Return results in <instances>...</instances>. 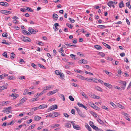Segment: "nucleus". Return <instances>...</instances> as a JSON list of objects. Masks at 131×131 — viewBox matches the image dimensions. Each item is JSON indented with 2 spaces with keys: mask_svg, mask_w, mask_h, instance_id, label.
<instances>
[{
  "mask_svg": "<svg viewBox=\"0 0 131 131\" xmlns=\"http://www.w3.org/2000/svg\"><path fill=\"white\" fill-rule=\"evenodd\" d=\"M59 75L60 76V77L62 79H63L64 77V75L62 73H61Z\"/></svg>",
  "mask_w": 131,
  "mask_h": 131,
  "instance_id": "48",
  "label": "nucleus"
},
{
  "mask_svg": "<svg viewBox=\"0 0 131 131\" xmlns=\"http://www.w3.org/2000/svg\"><path fill=\"white\" fill-rule=\"evenodd\" d=\"M22 32L23 33V34L25 35H29V34H30V33H29V32H28L27 31L24 30H23L22 31Z\"/></svg>",
  "mask_w": 131,
  "mask_h": 131,
  "instance_id": "20",
  "label": "nucleus"
},
{
  "mask_svg": "<svg viewBox=\"0 0 131 131\" xmlns=\"http://www.w3.org/2000/svg\"><path fill=\"white\" fill-rule=\"evenodd\" d=\"M95 89L96 90H97L100 91V92H102L103 90L100 87L98 86H96L95 87Z\"/></svg>",
  "mask_w": 131,
  "mask_h": 131,
  "instance_id": "17",
  "label": "nucleus"
},
{
  "mask_svg": "<svg viewBox=\"0 0 131 131\" xmlns=\"http://www.w3.org/2000/svg\"><path fill=\"white\" fill-rule=\"evenodd\" d=\"M0 88L2 90H4L5 89H6L7 87H6V86L3 85L0 86Z\"/></svg>",
  "mask_w": 131,
  "mask_h": 131,
  "instance_id": "50",
  "label": "nucleus"
},
{
  "mask_svg": "<svg viewBox=\"0 0 131 131\" xmlns=\"http://www.w3.org/2000/svg\"><path fill=\"white\" fill-rule=\"evenodd\" d=\"M14 121H12L11 122L7 124V125H11L12 124H14Z\"/></svg>",
  "mask_w": 131,
  "mask_h": 131,
  "instance_id": "58",
  "label": "nucleus"
},
{
  "mask_svg": "<svg viewBox=\"0 0 131 131\" xmlns=\"http://www.w3.org/2000/svg\"><path fill=\"white\" fill-rule=\"evenodd\" d=\"M91 107H92L95 110H97L99 108V107L95 105L94 104H92Z\"/></svg>",
  "mask_w": 131,
  "mask_h": 131,
  "instance_id": "30",
  "label": "nucleus"
},
{
  "mask_svg": "<svg viewBox=\"0 0 131 131\" xmlns=\"http://www.w3.org/2000/svg\"><path fill=\"white\" fill-rule=\"evenodd\" d=\"M27 100V97H23L20 100L19 103L21 104L25 102Z\"/></svg>",
  "mask_w": 131,
  "mask_h": 131,
  "instance_id": "10",
  "label": "nucleus"
},
{
  "mask_svg": "<svg viewBox=\"0 0 131 131\" xmlns=\"http://www.w3.org/2000/svg\"><path fill=\"white\" fill-rule=\"evenodd\" d=\"M58 91L59 90L58 89H57L53 91L49 92L47 94V95L48 96L51 95L55 93Z\"/></svg>",
  "mask_w": 131,
  "mask_h": 131,
  "instance_id": "6",
  "label": "nucleus"
},
{
  "mask_svg": "<svg viewBox=\"0 0 131 131\" xmlns=\"http://www.w3.org/2000/svg\"><path fill=\"white\" fill-rule=\"evenodd\" d=\"M53 114H54L53 115V117H57L60 115V114L57 112H54Z\"/></svg>",
  "mask_w": 131,
  "mask_h": 131,
  "instance_id": "16",
  "label": "nucleus"
},
{
  "mask_svg": "<svg viewBox=\"0 0 131 131\" xmlns=\"http://www.w3.org/2000/svg\"><path fill=\"white\" fill-rule=\"evenodd\" d=\"M41 117L38 116H36L34 117V119L37 121H38L41 119Z\"/></svg>",
  "mask_w": 131,
  "mask_h": 131,
  "instance_id": "23",
  "label": "nucleus"
},
{
  "mask_svg": "<svg viewBox=\"0 0 131 131\" xmlns=\"http://www.w3.org/2000/svg\"><path fill=\"white\" fill-rule=\"evenodd\" d=\"M40 83V82L39 81H36V82H34L33 83V84L34 85H35L36 84H39Z\"/></svg>",
  "mask_w": 131,
  "mask_h": 131,
  "instance_id": "60",
  "label": "nucleus"
},
{
  "mask_svg": "<svg viewBox=\"0 0 131 131\" xmlns=\"http://www.w3.org/2000/svg\"><path fill=\"white\" fill-rule=\"evenodd\" d=\"M25 8H26V9L28 11L33 12H34V10L31 8L28 7H25Z\"/></svg>",
  "mask_w": 131,
  "mask_h": 131,
  "instance_id": "28",
  "label": "nucleus"
},
{
  "mask_svg": "<svg viewBox=\"0 0 131 131\" xmlns=\"http://www.w3.org/2000/svg\"><path fill=\"white\" fill-rule=\"evenodd\" d=\"M94 47L98 50H100L102 49V47L98 45H95L94 46Z\"/></svg>",
  "mask_w": 131,
  "mask_h": 131,
  "instance_id": "15",
  "label": "nucleus"
},
{
  "mask_svg": "<svg viewBox=\"0 0 131 131\" xmlns=\"http://www.w3.org/2000/svg\"><path fill=\"white\" fill-rule=\"evenodd\" d=\"M66 25L69 28L71 29L73 27V26L71 24L69 23H67Z\"/></svg>",
  "mask_w": 131,
  "mask_h": 131,
  "instance_id": "40",
  "label": "nucleus"
},
{
  "mask_svg": "<svg viewBox=\"0 0 131 131\" xmlns=\"http://www.w3.org/2000/svg\"><path fill=\"white\" fill-rule=\"evenodd\" d=\"M89 125L94 129L96 130L98 129V127L95 126L94 125L93 122L91 121H90L89 123Z\"/></svg>",
  "mask_w": 131,
  "mask_h": 131,
  "instance_id": "8",
  "label": "nucleus"
},
{
  "mask_svg": "<svg viewBox=\"0 0 131 131\" xmlns=\"http://www.w3.org/2000/svg\"><path fill=\"white\" fill-rule=\"evenodd\" d=\"M69 19L70 20V21L72 23H74L75 21V20L74 19H72L70 18H69Z\"/></svg>",
  "mask_w": 131,
  "mask_h": 131,
  "instance_id": "56",
  "label": "nucleus"
},
{
  "mask_svg": "<svg viewBox=\"0 0 131 131\" xmlns=\"http://www.w3.org/2000/svg\"><path fill=\"white\" fill-rule=\"evenodd\" d=\"M0 5L4 6L6 7L8 6V4L6 2H0Z\"/></svg>",
  "mask_w": 131,
  "mask_h": 131,
  "instance_id": "9",
  "label": "nucleus"
},
{
  "mask_svg": "<svg viewBox=\"0 0 131 131\" xmlns=\"http://www.w3.org/2000/svg\"><path fill=\"white\" fill-rule=\"evenodd\" d=\"M19 79L21 80L25 79V77L24 76H20L19 77Z\"/></svg>",
  "mask_w": 131,
  "mask_h": 131,
  "instance_id": "64",
  "label": "nucleus"
},
{
  "mask_svg": "<svg viewBox=\"0 0 131 131\" xmlns=\"http://www.w3.org/2000/svg\"><path fill=\"white\" fill-rule=\"evenodd\" d=\"M38 43H37L39 45L41 46H43V43L42 42H40L39 41H37Z\"/></svg>",
  "mask_w": 131,
  "mask_h": 131,
  "instance_id": "57",
  "label": "nucleus"
},
{
  "mask_svg": "<svg viewBox=\"0 0 131 131\" xmlns=\"http://www.w3.org/2000/svg\"><path fill=\"white\" fill-rule=\"evenodd\" d=\"M102 108L103 109H105L106 110L108 111V108L105 106H102Z\"/></svg>",
  "mask_w": 131,
  "mask_h": 131,
  "instance_id": "63",
  "label": "nucleus"
},
{
  "mask_svg": "<svg viewBox=\"0 0 131 131\" xmlns=\"http://www.w3.org/2000/svg\"><path fill=\"white\" fill-rule=\"evenodd\" d=\"M77 104L79 106L81 107H82L84 105H83L82 104L79 102L77 103Z\"/></svg>",
  "mask_w": 131,
  "mask_h": 131,
  "instance_id": "46",
  "label": "nucleus"
},
{
  "mask_svg": "<svg viewBox=\"0 0 131 131\" xmlns=\"http://www.w3.org/2000/svg\"><path fill=\"white\" fill-rule=\"evenodd\" d=\"M71 122V121H68L67 122L65 123V126L67 128H70L71 127V124L68 122Z\"/></svg>",
  "mask_w": 131,
  "mask_h": 131,
  "instance_id": "13",
  "label": "nucleus"
},
{
  "mask_svg": "<svg viewBox=\"0 0 131 131\" xmlns=\"http://www.w3.org/2000/svg\"><path fill=\"white\" fill-rule=\"evenodd\" d=\"M53 113H50L49 114H48V115H47L46 116V117H51L52 116H53Z\"/></svg>",
  "mask_w": 131,
  "mask_h": 131,
  "instance_id": "47",
  "label": "nucleus"
},
{
  "mask_svg": "<svg viewBox=\"0 0 131 131\" xmlns=\"http://www.w3.org/2000/svg\"><path fill=\"white\" fill-rule=\"evenodd\" d=\"M124 5L123 1H122L120 3H119V7L120 8H121L122 7H124Z\"/></svg>",
  "mask_w": 131,
  "mask_h": 131,
  "instance_id": "32",
  "label": "nucleus"
},
{
  "mask_svg": "<svg viewBox=\"0 0 131 131\" xmlns=\"http://www.w3.org/2000/svg\"><path fill=\"white\" fill-rule=\"evenodd\" d=\"M116 106V107L118 106V107L122 108V109H124L125 108V107L121 105H120V104H117L116 105H115V106Z\"/></svg>",
  "mask_w": 131,
  "mask_h": 131,
  "instance_id": "25",
  "label": "nucleus"
},
{
  "mask_svg": "<svg viewBox=\"0 0 131 131\" xmlns=\"http://www.w3.org/2000/svg\"><path fill=\"white\" fill-rule=\"evenodd\" d=\"M61 72H60L59 70H56L55 71V73L57 75H59Z\"/></svg>",
  "mask_w": 131,
  "mask_h": 131,
  "instance_id": "42",
  "label": "nucleus"
},
{
  "mask_svg": "<svg viewBox=\"0 0 131 131\" xmlns=\"http://www.w3.org/2000/svg\"><path fill=\"white\" fill-rule=\"evenodd\" d=\"M69 98L70 100L72 101H73L74 100V99L73 97L72 96L70 95L69 96Z\"/></svg>",
  "mask_w": 131,
  "mask_h": 131,
  "instance_id": "45",
  "label": "nucleus"
},
{
  "mask_svg": "<svg viewBox=\"0 0 131 131\" xmlns=\"http://www.w3.org/2000/svg\"><path fill=\"white\" fill-rule=\"evenodd\" d=\"M91 114L94 117H97V115L94 112H92L91 113Z\"/></svg>",
  "mask_w": 131,
  "mask_h": 131,
  "instance_id": "43",
  "label": "nucleus"
},
{
  "mask_svg": "<svg viewBox=\"0 0 131 131\" xmlns=\"http://www.w3.org/2000/svg\"><path fill=\"white\" fill-rule=\"evenodd\" d=\"M82 95L84 97H85V98H88L87 96L86 95V94L84 93V92H82Z\"/></svg>",
  "mask_w": 131,
  "mask_h": 131,
  "instance_id": "62",
  "label": "nucleus"
},
{
  "mask_svg": "<svg viewBox=\"0 0 131 131\" xmlns=\"http://www.w3.org/2000/svg\"><path fill=\"white\" fill-rule=\"evenodd\" d=\"M10 56L12 57L11 58H12V59L14 58L15 56V54L13 53H11Z\"/></svg>",
  "mask_w": 131,
  "mask_h": 131,
  "instance_id": "51",
  "label": "nucleus"
},
{
  "mask_svg": "<svg viewBox=\"0 0 131 131\" xmlns=\"http://www.w3.org/2000/svg\"><path fill=\"white\" fill-rule=\"evenodd\" d=\"M3 42H2V43L6 44V45H9L10 44V43L7 42L6 41V40H2Z\"/></svg>",
  "mask_w": 131,
  "mask_h": 131,
  "instance_id": "39",
  "label": "nucleus"
},
{
  "mask_svg": "<svg viewBox=\"0 0 131 131\" xmlns=\"http://www.w3.org/2000/svg\"><path fill=\"white\" fill-rule=\"evenodd\" d=\"M82 62H81V63H83L85 64L87 63L88 62L86 60L84 59H82Z\"/></svg>",
  "mask_w": 131,
  "mask_h": 131,
  "instance_id": "38",
  "label": "nucleus"
},
{
  "mask_svg": "<svg viewBox=\"0 0 131 131\" xmlns=\"http://www.w3.org/2000/svg\"><path fill=\"white\" fill-rule=\"evenodd\" d=\"M126 6H128V7L129 9H130L131 8V6L130 5V2H128L126 3Z\"/></svg>",
  "mask_w": 131,
  "mask_h": 131,
  "instance_id": "33",
  "label": "nucleus"
},
{
  "mask_svg": "<svg viewBox=\"0 0 131 131\" xmlns=\"http://www.w3.org/2000/svg\"><path fill=\"white\" fill-rule=\"evenodd\" d=\"M28 91V90L27 89H25L24 92L23 94L24 95H26L27 94V92Z\"/></svg>",
  "mask_w": 131,
  "mask_h": 131,
  "instance_id": "61",
  "label": "nucleus"
},
{
  "mask_svg": "<svg viewBox=\"0 0 131 131\" xmlns=\"http://www.w3.org/2000/svg\"><path fill=\"white\" fill-rule=\"evenodd\" d=\"M97 121L100 124L102 125L103 126H104V123L101 119L99 118H98L97 119Z\"/></svg>",
  "mask_w": 131,
  "mask_h": 131,
  "instance_id": "24",
  "label": "nucleus"
},
{
  "mask_svg": "<svg viewBox=\"0 0 131 131\" xmlns=\"http://www.w3.org/2000/svg\"><path fill=\"white\" fill-rule=\"evenodd\" d=\"M73 127L74 129L77 130H79L80 128L78 126V125L73 124Z\"/></svg>",
  "mask_w": 131,
  "mask_h": 131,
  "instance_id": "14",
  "label": "nucleus"
},
{
  "mask_svg": "<svg viewBox=\"0 0 131 131\" xmlns=\"http://www.w3.org/2000/svg\"><path fill=\"white\" fill-rule=\"evenodd\" d=\"M35 125L34 124H33L31 126H30L29 127V129H31L35 127Z\"/></svg>",
  "mask_w": 131,
  "mask_h": 131,
  "instance_id": "44",
  "label": "nucleus"
},
{
  "mask_svg": "<svg viewBox=\"0 0 131 131\" xmlns=\"http://www.w3.org/2000/svg\"><path fill=\"white\" fill-rule=\"evenodd\" d=\"M102 43L104 46H105L107 48H108V49H111V47L108 45L104 42H102Z\"/></svg>",
  "mask_w": 131,
  "mask_h": 131,
  "instance_id": "21",
  "label": "nucleus"
},
{
  "mask_svg": "<svg viewBox=\"0 0 131 131\" xmlns=\"http://www.w3.org/2000/svg\"><path fill=\"white\" fill-rule=\"evenodd\" d=\"M58 108L57 105H52L47 110V112H49L51 111H52L55 109H56Z\"/></svg>",
  "mask_w": 131,
  "mask_h": 131,
  "instance_id": "2",
  "label": "nucleus"
},
{
  "mask_svg": "<svg viewBox=\"0 0 131 131\" xmlns=\"http://www.w3.org/2000/svg\"><path fill=\"white\" fill-rule=\"evenodd\" d=\"M103 71L105 72L108 75H111V74H111V73L108 72V71H107V70H104Z\"/></svg>",
  "mask_w": 131,
  "mask_h": 131,
  "instance_id": "54",
  "label": "nucleus"
},
{
  "mask_svg": "<svg viewBox=\"0 0 131 131\" xmlns=\"http://www.w3.org/2000/svg\"><path fill=\"white\" fill-rule=\"evenodd\" d=\"M91 97H92L94 98H96V99H99L100 98V97L99 96H97L96 95H95L93 94L92 95H91Z\"/></svg>",
  "mask_w": 131,
  "mask_h": 131,
  "instance_id": "31",
  "label": "nucleus"
},
{
  "mask_svg": "<svg viewBox=\"0 0 131 131\" xmlns=\"http://www.w3.org/2000/svg\"><path fill=\"white\" fill-rule=\"evenodd\" d=\"M21 38L22 40L25 42H30L31 41V40L29 38L27 37H25L23 36H21Z\"/></svg>",
  "mask_w": 131,
  "mask_h": 131,
  "instance_id": "1",
  "label": "nucleus"
},
{
  "mask_svg": "<svg viewBox=\"0 0 131 131\" xmlns=\"http://www.w3.org/2000/svg\"><path fill=\"white\" fill-rule=\"evenodd\" d=\"M78 77L79 78L81 79L82 80H84L85 79L84 77L81 75H78Z\"/></svg>",
  "mask_w": 131,
  "mask_h": 131,
  "instance_id": "36",
  "label": "nucleus"
},
{
  "mask_svg": "<svg viewBox=\"0 0 131 131\" xmlns=\"http://www.w3.org/2000/svg\"><path fill=\"white\" fill-rule=\"evenodd\" d=\"M3 55L6 58H8L7 57V53L6 52H4L3 54Z\"/></svg>",
  "mask_w": 131,
  "mask_h": 131,
  "instance_id": "52",
  "label": "nucleus"
},
{
  "mask_svg": "<svg viewBox=\"0 0 131 131\" xmlns=\"http://www.w3.org/2000/svg\"><path fill=\"white\" fill-rule=\"evenodd\" d=\"M26 8H25V7L24 8H21L20 9V10L21 11L24 12L26 11V10L27 9H26Z\"/></svg>",
  "mask_w": 131,
  "mask_h": 131,
  "instance_id": "41",
  "label": "nucleus"
},
{
  "mask_svg": "<svg viewBox=\"0 0 131 131\" xmlns=\"http://www.w3.org/2000/svg\"><path fill=\"white\" fill-rule=\"evenodd\" d=\"M53 19H56V20H57V18L58 17V16L57 14L54 13L53 14Z\"/></svg>",
  "mask_w": 131,
  "mask_h": 131,
  "instance_id": "27",
  "label": "nucleus"
},
{
  "mask_svg": "<svg viewBox=\"0 0 131 131\" xmlns=\"http://www.w3.org/2000/svg\"><path fill=\"white\" fill-rule=\"evenodd\" d=\"M8 101H6V102H4V101L3 102H2V105L4 106V105H5L7 104L8 103Z\"/></svg>",
  "mask_w": 131,
  "mask_h": 131,
  "instance_id": "53",
  "label": "nucleus"
},
{
  "mask_svg": "<svg viewBox=\"0 0 131 131\" xmlns=\"http://www.w3.org/2000/svg\"><path fill=\"white\" fill-rule=\"evenodd\" d=\"M104 84L105 86L110 88H111L112 86V85L109 83H104Z\"/></svg>",
  "mask_w": 131,
  "mask_h": 131,
  "instance_id": "26",
  "label": "nucleus"
},
{
  "mask_svg": "<svg viewBox=\"0 0 131 131\" xmlns=\"http://www.w3.org/2000/svg\"><path fill=\"white\" fill-rule=\"evenodd\" d=\"M107 4L110 7H113L114 8L115 2L110 1L108 3H107Z\"/></svg>",
  "mask_w": 131,
  "mask_h": 131,
  "instance_id": "4",
  "label": "nucleus"
},
{
  "mask_svg": "<svg viewBox=\"0 0 131 131\" xmlns=\"http://www.w3.org/2000/svg\"><path fill=\"white\" fill-rule=\"evenodd\" d=\"M60 124H52L51 125V127L53 128H55L59 126Z\"/></svg>",
  "mask_w": 131,
  "mask_h": 131,
  "instance_id": "22",
  "label": "nucleus"
},
{
  "mask_svg": "<svg viewBox=\"0 0 131 131\" xmlns=\"http://www.w3.org/2000/svg\"><path fill=\"white\" fill-rule=\"evenodd\" d=\"M85 80H86L88 82H90V81L93 80V78H92V79H88V78H86L85 79Z\"/></svg>",
  "mask_w": 131,
  "mask_h": 131,
  "instance_id": "59",
  "label": "nucleus"
},
{
  "mask_svg": "<svg viewBox=\"0 0 131 131\" xmlns=\"http://www.w3.org/2000/svg\"><path fill=\"white\" fill-rule=\"evenodd\" d=\"M97 27L100 28V29H103L104 28H105V26L104 25H98L97 26Z\"/></svg>",
  "mask_w": 131,
  "mask_h": 131,
  "instance_id": "37",
  "label": "nucleus"
},
{
  "mask_svg": "<svg viewBox=\"0 0 131 131\" xmlns=\"http://www.w3.org/2000/svg\"><path fill=\"white\" fill-rule=\"evenodd\" d=\"M31 66L35 68H36L37 66L36 65H35L34 63H32L31 64Z\"/></svg>",
  "mask_w": 131,
  "mask_h": 131,
  "instance_id": "55",
  "label": "nucleus"
},
{
  "mask_svg": "<svg viewBox=\"0 0 131 131\" xmlns=\"http://www.w3.org/2000/svg\"><path fill=\"white\" fill-rule=\"evenodd\" d=\"M72 42L74 44H76L77 43V40L76 38L73 39L72 40Z\"/></svg>",
  "mask_w": 131,
  "mask_h": 131,
  "instance_id": "34",
  "label": "nucleus"
},
{
  "mask_svg": "<svg viewBox=\"0 0 131 131\" xmlns=\"http://www.w3.org/2000/svg\"><path fill=\"white\" fill-rule=\"evenodd\" d=\"M19 95L18 94H12L11 95V96L14 98V100H15L16 98L19 96Z\"/></svg>",
  "mask_w": 131,
  "mask_h": 131,
  "instance_id": "19",
  "label": "nucleus"
},
{
  "mask_svg": "<svg viewBox=\"0 0 131 131\" xmlns=\"http://www.w3.org/2000/svg\"><path fill=\"white\" fill-rule=\"evenodd\" d=\"M28 31L29 32V35H30L32 34H36V31L34 29L31 27H29L28 29Z\"/></svg>",
  "mask_w": 131,
  "mask_h": 131,
  "instance_id": "5",
  "label": "nucleus"
},
{
  "mask_svg": "<svg viewBox=\"0 0 131 131\" xmlns=\"http://www.w3.org/2000/svg\"><path fill=\"white\" fill-rule=\"evenodd\" d=\"M85 126L88 129V130L89 131H91V128L89 126L88 124H87V126L85 125Z\"/></svg>",
  "mask_w": 131,
  "mask_h": 131,
  "instance_id": "35",
  "label": "nucleus"
},
{
  "mask_svg": "<svg viewBox=\"0 0 131 131\" xmlns=\"http://www.w3.org/2000/svg\"><path fill=\"white\" fill-rule=\"evenodd\" d=\"M47 106V105L42 104L39 106L38 107H39V109H40L42 108H44L45 107L46 108Z\"/></svg>",
  "mask_w": 131,
  "mask_h": 131,
  "instance_id": "12",
  "label": "nucleus"
},
{
  "mask_svg": "<svg viewBox=\"0 0 131 131\" xmlns=\"http://www.w3.org/2000/svg\"><path fill=\"white\" fill-rule=\"evenodd\" d=\"M12 108L10 107H9L7 108H5L4 110L2 111V112L4 113H10V110Z\"/></svg>",
  "mask_w": 131,
  "mask_h": 131,
  "instance_id": "3",
  "label": "nucleus"
},
{
  "mask_svg": "<svg viewBox=\"0 0 131 131\" xmlns=\"http://www.w3.org/2000/svg\"><path fill=\"white\" fill-rule=\"evenodd\" d=\"M1 12L2 14L6 15L10 14L11 13V12L5 10H2L1 11Z\"/></svg>",
  "mask_w": 131,
  "mask_h": 131,
  "instance_id": "7",
  "label": "nucleus"
},
{
  "mask_svg": "<svg viewBox=\"0 0 131 131\" xmlns=\"http://www.w3.org/2000/svg\"><path fill=\"white\" fill-rule=\"evenodd\" d=\"M2 36L3 37H6L7 36V33L4 32L2 34Z\"/></svg>",
  "mask_w": 131,
  "mask_h": 131,
  "instance_id": "49",
  "label": "nucleus"
},
{
  "mask_svg": "<svg viewBox=\"0 0 131 131\" xmlns=\"http://www.w3.org/2000/svg\"><path fill=\"white\" fill-rule=\"evenodd\" d=\"M78 114L81 117H82L84 118L85 117V115L84 113H83L81 112L79 113Z\"/></svg>",
  "mask_w": 131,
  "mask_h": 131,
  "instance_id": "18",
  "label": "nucleus"
},
{
  "mask_svg": "<svg viewBox=\"0 0 131 131\" xmlns=\"http://www.w3.org/2000/svg\"><path fill=\"white\" fill-rule=\"evenodd\" d=\"M38 108H39V107H38L32 108L30 110V111H36V110H37Z\"/></svg>",
  "mask_w": 131,
  "mask_h": 131,
  "instance_id": "29",
  "label": "nucleus"
},
{
  "mask_svg": "<svg viewBox=\"0 0 131 131\" xmlns=\"http://www.w3.org/2000/svg\"><path fill=\"white\" fill-rule=\"evenodd\" d=\"M121 83L124 85V86L122 87V88L123 90H124L126 87L127 83L126 81H122L121 82Z\"/></svg>",
  "mask_w": 131,
  "mask_h": 131,
  "instance_id": "11",
  "label": "nucleus"
}]
</instances>
